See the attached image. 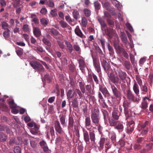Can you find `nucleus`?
Masks as SVG:
<instances>
[{"label":"nucleus","instance_id":"nucleus-1","mask_svg":"<svg viewBox=\"0 0 153 153\" xmlns=\"http://www.w3.org/2000/svg\"><path fill=\"white\" fill-rule=\"evenodd\" d=\"M105 58L100 59L102 66L105 72L107 74L110 80L115 84H118L120 81L118 77H115L114 73L112 72L110 65L105 60Z\"/></svg>","mask_w":153,"mask_h":153},{"label":"nucleus","instance_id":"nucleus-12","mask_svg":"<svg viewBox=\"0 0 153 153\" xmlns=\"http://www.w3.org/2000/svg\"><path fill=\"white\" fill-rule=\"evenodd\" d=\"M105 32L103 33L104 35H107L110 38H112L113 37L114 33V31L113 29L110 27H106V28L104 29Z\"/></svg>","mask_w":153,"mask_h":153},{"label":"nucleus","instance_id":"nucleus-47","mask_svg":"<svg viewBox=\"0 0 153 153\" xmlns=\"http://www.w3.org/2000/svg\"><path fill=\"white\" fill-rule=\"evenodd\" d=\"M121 39L122 41L125 43H127V39L126 34L124 33H121L120 36Z\"/></svg>","mask_w":153,"mask_h":153},{"label":"nucleus","instance_id":"nucleus-58","mask_svg":"<svg viewBox=\"0 0 153 153\" xmlns=\"http://www.w3.org/2000/svg\"><path fill=\"white\" fill-rule=\"evenodd\" d=\"M13 152L14 153H21V149L19 146H16L14 148Z\"/></svg>","mask_w":153,"mask_h":153},{"label":"nucleus","instance_id":"nucleus-46","mask_svg":"<svg viewBox=\"0 0 153 153\" xmlns=\"http://www.w3.org/2000/svg\"><path fill=\"white\" fill-rule=\"evenodd\" d=\"M8 104L10 105V108L11 109L16 108V105L15 103L14 100H13L9 101L8 102Z\"/></svg>","mask_w":153,"mask_h":153},{"label":"nucleus","instance_id":"nucleus-32","mask_svg":"<svg viewBox=\"0 0 153 153\" xmlns=\"http://www.w3.org/2000/svg\"><path fill=\"white\" fill-rule=\"evenodd\" d=\"M148 103L145 100V98H144L141 103V108L143 109H145L148 107Z\"/></svg>","mask_w":153,"mask_h":153},{"label":"nucleus","instance_id":"nucleus-28","mask_svg":"<svg viewBox=\"0 0 153 153\" xmlns=\"http://www.w3.org/2000/svg\"><path fill=\"white\" fill-rule=\"evenodd\" d=\"M75 94V91L74 89H70L69 90L67 94L68 98L71 99L73 98Z\"/></svg>","mask_w":153,"mask_h":153},{"label":"nucleus","instance_id":"nucleus-29","mask_svg":"<svg viewBox=\"0 0 153 153\" xmlns=\"http://www.w3.org/2000/svg\"><path fill=\"white\" fill-rule=\"evenodd\" d=\"M10 31L8 29L4 31L3 33V36L6 39L8 40L10 36Z\"/></svg>","mask_w":153,"mask_h":153},{"label":"nucleus","instance_id":"nucleus-56","mask_svg":"<svg viewBox=\"0 0 153 153\" xmlns=\"http://www.w3.org/2000/svg\"><path fill=\"white\" fill-rule=\"evenodd\" d=\"M60 121L62 125H64L65 123V116L64 115L61 116L60 118Z\"/></svg>","mask_w":153,"mask_h":153},{"label":"nucleus","instance_id":"nucleus-64","mask_svg":"<svg viewBox=\"0 0 153 153\" xmlns=\"http://www.w3.org/2000/svg\"><path fill=\"white\" fill-rule=\"evenodd\" d=\"M73 15L74 18L77 19L79 16V13L77 10H74L73 12Z\"/></svg>","mask_w":153,"mask_h":153},{"label":"nucleus","instance_id":"nucleus-55","mask_svg":"<svg viewBox=\"0 0 153 153\" xmlns=\"http://www.w3.org/2000/svg\"><path fill=\"white\" fill-rule=\"evenodd\" d=\"M46 4L49 7H52L54 6V3L51 0H48L46 2Z\"/></svg>","mask_w":153,"mask_h":153},{"label":"nucleus","instance_id":"nucleus-48","mask_svg":"<svg viewBox=\"0 0 153 153\" xmlns=\"http://www.w3.org/2000/svg\"><path fill=\"white\" fill-rule=\"evenodd\" d=\"M49 31L53 35L55 36H57L59 34V32L54 28H52L49 29Z\"/></svg>","mask_w":153,"mask_h":153},{"label":"nucleus","instance_id":"nucleus-8","mask_svg":"<svg viewBox=\"0 0 153 153\" xmlns=\"http://www.w3.org/2000/svg\"><path fill=\"white\" fill-rule=\"evenodd\" d=\"M134 122L132 120L129 121L127 124V127L126 128V132L128 134H131L134 130Z\"/></svg>","mask_w":153,"mask_h":153},{"label":"nucleus","instance_id":"nucleus-13","mask_svg":"<svg viewBox=\"0 0 153 153\" xmlns=\"http://www.w3.org/2000/svg\"><path fill=\"white\" fill-rule=\"evenodd\" d=\"M79 67L82 72L84 73L85 71V68L86 66L84 60L83 59H80L78 60Z\"/></svg>","mask_w":153,"mask_h":153},{"label":"nucleus","instance_id":"nucleus-51","mask_svg":"<svg viewBox=\"0 0 153 153\" xmlns=\"http://www.w3.org/2000/svg\"><path fill=\"white\" fill-rule=\"evenodd\" d=\"M33 49L34 51L40 53H42L44 51L43 48L40 46H34Z\"/></svg>","mask_w":153,"mask_h":153},{"label":"nucleus","instance_id":"nucleus-49","mask_svg":"<svg viewBox=\"0 0 153 153\" xmlns=\"http://www.w3.org/2000/svg\"><path fill=\"white\" fill-rule=\"evenodd\" d=\"M15 144V140L14 137H12L10 138L9 142L7 143L9 146H12Z\"/></svg>","mask_w":153,"mask_h":153},{"label":"nucleus","instance_id":"nucleus-54","mask_svg":"<svg viewBox=\"0 0 153 153\" xmlns=\"http://www.w3.org/2000/svg\"><path fill=\"white\" fill-rule=\"evenodd\" d=\"M50 132L51 133V135L52 137V138L53 139H54L55 138V132L54 129L53 127H51L50 128Z\"/></svg>","mask_w":153,"mask_h":153},{"label":"nucleus","instance_id":"nucleus-43","mask_svg":"<svg viewBox=\"0 0 153 153\" xmlns=\"http://www.w3.org/2000/svg\"><path fill=\"white\" fill-rule=\"evenodd\" d=\"M65 44L67 46V48L68 49L71 53L73 50V48L72 45L71 44L70 42H65Z\"/></svg>","mask_w":153,"mask_h":153},{"label":"nucleus","instance_id":"nucleus-23","mask_svg":"<svg viewBox=\"0 0 153 153\" xmlns=\"http://www.w3.org/2000/svg\"><path fill=\"white\" fill-rule=\"evenodd\" d=\"M111 117L108 118V121L110 126L115 127L117 124L118 121Z\"/></svg>","mask_w":153,"mask_h":153},{"label":"nucleus","instance_id":"nucleus-63","mask_svg":"<svg viewBox=\"0 0 153 153\" xmlns=\"http://www.w3.org/2000/svg\"><path fill=\"white\" fill-rule=\"evenodd\" d=\"M13 6L14 7H19L20 6V0H13Z\"/></svg>","mask_w":153,"mask_h":153},{"label":"nucleus","instance_id":"nucleus-36","mask_svg":"<svg viewBox=\"0 0 153 153\" xmlns=\"http://www.w3.org/2000/svg\"><path fill=\"white\" fill-rule=\"evenodd\" d=\"M124 114L126 117V120L129 117L131 116V113L129 111V109H124Z\"/></svg>","mask_w":153,"mask_h":153},{"label":"nucleus","instance_id":"nucleus-38","mask_svg":"<svg viewBox=\"0 0 153 153\" xmlns=\"http://www.w3.org/2000/svg\"><path fill=\"white\" fill-rule=\"evenodd\" d=\"M114 128L118 130H120L121 131L124 128V126L122 123H120L117 124L114 127Z\"/></svg>","mask_w":153,"mask_h":153},{"label":"nucleus","instance_id":"nucleus-25","mask_svg":"<svg viewBox=\"0 0 153 153\" xmlns=\"http://www.w3.org/2000/svg\"><path fill=\"white\" fill-rule=\"evenodd\" d=\"M0 110L6 112L9 111V109L5 102H2L0 103Z\"/></svg>","mask_w":153,"mask_h":153},{"label":"nucleus","instance_id":"nucleus-27","mask_svg":"<svg viewBox=\"0 0 153 153\" xmlns=\"http://www.w3.org/2000/svg\"><path fill=\"white\" fill-rule=\"evenodd\" d=\"M72 106L75 110H76L78 106V102L76 98L74 99L72 102Z\"/></svg>","mask_w":153,"mask_h":153},{"label":"nucleus","instance_id":"nucleus-61","mask_svg":"<svg viewBox=\"0 0 153 153\" xmlns=\"http://www.w3.org/2000/svg\"><path fill=\"white\" fill-rule=\"evenodd\" d=\"M5 130L10 131L9 128L6 125H0V131H4Z\"/></svg>","mask_w":153,"mask_h":153},{"label":"nucleus","instance_id":"nucleus-60","mask_svg":"<svg viewBox=\"0 0 153 153\" xmlns=\"http://www.w3.org/2000/svg\"><path fill=\"white\" fill-rule=\"evenodd\" d=\"M141 91H142V93L144 94H146V93H147L148 92V88L145 85L143 86H141Z\"/></svg>","mask_w":153,"mask_h":153},{"label":"nucleus","instance_id":"nucleus-40","mask_svg":"<svg viewBox=\"0 0 153 153\" xmlns=\"http://www.w3.org/2000/svg\"><path fill=\"white\" fill-rule=\"evenodd\" d=\"M43 42L46 45L48 46L49 47L51 46V44L50 41L47 38H44L42 39Z\"/></svg>","mask_w":153,"mask_h":153},{"label":"nucleus","instance_id":"nucleus-19","mask_svg":"<svg viewBox=\"0 0 153 153\" xmlns=\"http://www.w3.org/2000/svg\"><path fill=\"white\" fill-rule=\"evenodd\" d=\"M74 121L73 117L72 115H69L68 119V128L72 129L74 126Z\"/></svg>","mask_w":153,"mask_h":153},{"label":"nucleus","instance_id":"nucleus-41","mask_svg":"<svg viewBox=\"0 0 153 153\" xmlns=\"http://www.w3.org/2000/svg\"><path fill=\"white\" fill-rule=\"evenodd\" d=\"M79 86L82 92L84 94L85 92V88L84 84L82 82H79Z\"/></svg>","mask_w":153,"mask_h":153},{"label":"nucleus","instance_id":"nucleus-53","mask_svg":"<svg viewBox=\"0 0 153 153\" xmlns=\"http://www.w3.org/2000/svg\"><path fill=\"white\" fill-rule=\"evenodd\" d=\"M136 79L138 84L141 87V86L143 84L141 79L138 75L136 76Z\"/></svg>","mask_w":153,"mask_h":153},{"label":"nucleus","instance_id":"nucleus-37","mask_svg":"<svg viewBox=\"0 0 153 153\" xmlns=\"http://www.w3.org/2000/svg\"><path fill=\"white\" fill-rule=\"evenodd\" d=\"M123 65L127 70H129L131 67V64L130 62L127 60L124 61Z\"/></svg>","mask_w":153,"mask_h":153},{"label":"nucleus","instance_id":"nucleus-59","mask_svg":"<svg viewBox=\"0 0 153 153\" xmlns=\"http://www.w3.org/2000/svg\"><path fill=\"white\" fill-rule=\"evenodd\" d=\"M2 28L4 30H7V28L9 27V25L5 22H3L1 23Z\"/></svg>","mask_w":153,"mask_h":153},{"label":"nucleus","instance_id":"nucleus-30","mask_svg":"<svg viewBox=\"0 0 153 153\" xmlns=\"http://www.w3.org/2000/svg\"><path fill=\"white\" fill-rule=\"evenodd\" d=\"M31 16L32 18L31 21L33 22L36 25H39V19L36 17V15H32Z\"/></svg>","mask_w":153,"mask_h":153},{"label":"nucleus","instance_id":"nucleus-2","mask_svg":"<svg viewBox=\"0 0 153 153\" xmlns=\"http://www.w3.org/2000/svg\"><path fill=\"white\" fill-rule=\"evenodd\" d=\"M126 97L129 100L133 101L137 104H138L140 100V97L136 95L135 97L130 89L126 91Z\"/></svg>","mask_w":153,"mask_h":153},{"label":"nucleus","instance_id":"nucleus-7","mask_svg":"<svg viewBox=\"0 0 153 153\" xmlns=\"http://www.w3.org/2000/svg\"><path fill=\"white\" fill-rule=\"evenodd\" d=\"M111 88L114 96L118 100H120L122 97L121 91L118 90L113 85H111Z\"/></svg>","mask_w":153,"mask_h":153},{"label":"nucleus","instance_id":"nucleus-33","mask_svg":"<svg viewBox=\"0 0 153 153\" xmlns=\"http://www.w3.org/2000/svg\"><path fill=\"white\" fill-rule=\"evenodd\" d=\"M48 22V19L47 18H43L40 19V22L41 24L45 26L47 25Z\"/></svg>","mask_w":153,"mask_h":153},{"label":"nucleus","instance_id":"nucleus-24","mask_svg":"<svg viewBox=\"0 0 153 153\" xmlns=\"http://www.w3.org/2000/svg\"><path fill=\"white\" fill-rule=\"evenodd\" d=\"M98 97L99 98L98 101L100 104H102L104 103L106 107L107 106V105L105 104L104 99L102 93L100 92H99L98 93Z\"/></svg>","mask_w":153,"mask_h":153},{"label":"nucleus","instance_id":"nucleus-52","mask_svg":"<svg viewBox=\"0 0 153 153\" xmlns=\"http://www.w3.org/2000/svg\"><path fill=\"white\" fill-rule=\"evenodd\" d=\"M123 106L124 109H129L128 108L130 107V104L127 101H124L123 103Z\"/></svg>","mask_w":153,"mask_h":153},{"label":"nucleus","instance_id":"nucleus-11","mask_svg":"<svg viewBox=\"0 0 153 153\" xmlns=\"http://www.w3.org/2000/svg\"><path fill=\"white\" fill-rule=\"evenodd\" d=\"M54 124L56 131L59 134H61L64 133L59 121H55Z\"/></svg>","mask_w":153,"mask_h":153},{"label":"nucleus","instance_id":"nucleus-6","mask_svg":"<svg viewBox=\"0 0 153 153\" xmlns=\"http://www.w3.org/2000/svg\"><path fill=\"white\" fill-rule=\"evenodd\" d=\"M115 74L117 75V77H118L120 81L118 83H121L120 80L122 82L125 80L126 79L127 76V74L126 72L122 71L120 69H118L116 70L115 68L114 69Z\"/></svg>","mask_w":153,"mask_h":153},{"label":"nucleus","instance_id":"nucleus-18","mask_svg":"<svg viewBox=\"0 0 153 153\" xmlns=\"http://www.w3.org/2000/svg\"><path fill=\"white\" fill-rule=\"evenodd\" d=\"M33 32L34 36L37 37H39L42 35L41 30L37 27H33Z\"/></svg>","mask_w":153,"mask_h":153},{"label":"nucleus","instance_id":"nucleus-9","mask_svg":"<svg viewBox=\"0 0 153 153\" xmlns=\"http://www.w3.org/2000/svg\"><path fill=\"white\" fill-rule=\"evenodd\" d=\"M91 117L93 124L97 126L100 125V115L91 114Z\"/></svg>","mask_w":153,"mask_h":153},{"label":"nucleus","instance_id":"nucleus-3","mask_svg":"<svg viewBox=\"0 0 153 153\" xmlns=\"http://www.w3.org/2000/svg\"><path fill=\"white\" fill-rule=\"evenodd\" d=\"M150 126L149 121L146 120L144 123H140L138 126V130H142L141 133L142 135H145L148 132L149 128Z\"/></svg>","mask_w":153,"mask_h":153},{"label":"nucleus","instance_id":"nucleus-10","mask_svg":"<svg viewBox=\"0 0 153 153\" xmlns=\"http://www.w3.org/2000/svg\"><path fill=\"white\" fill-rule=\"evenodd\" d=\"M93 65L97 73L101 72V68L100 62L98 59L96 57H92Z\"/></svg>","mask_w":153,"mask_h":153},{"label":"nucleus","instance_id":"nucleus-44","mask_svg":"<svg viewBox=\"0 0 153 153\" xmlns=\"http://www.w3.org/2000/svg\"><path fill=\"white\" fill-rule=\"evenodd\" d=\"M110 134V136L109 138H110L112 140V141L114 143L115 142L116 140V135L115 133L114 132H112L111 133H109Z\"/></svg>","mask_w":153,"mask_h":153},{"label":"nucleus","instance_id":"nucleus-50","mask_svg":"<svg viewBox=\"0 0 153 153\" xmlns=\"http://www.w3.org/2000/svg\"><path fill=\"white\" fill-rule=\"evenodd\" d=\"M59 24L61 25V27L63 28H65L67 27L68 26V24L65 22L61 20L59 22Z\"/></svg>","mask_w":153,"mask_h":153},{"label":"nucleus","instance_id":"nucleus-57","mask_svg":"<svg viewBox=\"0 0 153 153\" xmlns=\"http://www.w3.org/2000/svg\"><path fill=\"white\" fill-rule=\"evenodd\" d=\"M105 120L107 119L108 117V113L107 111L103 110L102 111Z\"/></svg>","mask_w":153,"mask_h":153},{"label":"nucleus","instance_id":"nucleus-5","mask_svg":"<svg viewBox=\"0 0 153 153\" xmlns=\"http://www.w3.org/2000/svg\"><path fill=\"white\" fill-rule=\"evenodd\" d=\"M113 46L118 53L119 54L122 53L124 57L127 59H128L129 56L128 53L124 48L121 47L119 45L118 43L114 42Z\"/></svg>","mask_w":153,"mask_h":153},{"label":"nucleus","instance_id":"nucleus-17","mask_svg":"<svg viewBox=\"0 0 153 153\" xmlns=\"http://www.w3.org/2000/svg\"><path fill=\"white\" fill-rule=\"evenodd\" d=\"M120 113L117 110H114L112 113L111 118L115 120H118L120 116Z\"/></svg>","mask_w":153,"mask_h":153},{"label":"nucleus","instance_id":"nucleus-16","mask_svg":"<svg viewBox=\"0 0 153 153\" xmlns=\"http://www.w3.org/2000/svg\"><path fill=\"white\" fill-rule=\"evenodd\" d=\"M133 90L136 95L138 97H140L139 87L136 82H135L134 83Z\"/></svg>","mask_w":153,"mask_h":153},{"label":"nucleus","instance_id":"nucleus-31","mask_svg":"<svg viewBox=\"0 0 153 153\" xmlns=\"http://www.w3.org/2000/svg\"><path fill=\"white\" fill-rule=\"evenodd\" d=\"M15 140V144L17 145L21 144L23 143L22 138L19 137H14Z\"/></svg>","mask_w":153,"mask_h":153},{"label":"nucleus","instance_id":"nucleus-20","mask_svg":"<svg viewBox=\"0 0 153 153\" xmlns=\"http://www.w3.org/2000/svg\"><path fill=\"white\" fill-rule=\"evenodd\" d=\"M74 31L76 34L81 38H85L86 36L82 33L79 27H77L75 29Z\"/></svg>","mask_w":153,"mask_h":153},{"label":"nucleus","instance_id":"nucleus-22","mask_svg":"<svg viewBox=\"0 0 153 153\" xmlns=\"http://www.w3.org/2000/svg\"><path fill=\"white\" fill-rule=\"evenodd\" d=\"M91 120L89 117H85V124L86 128L88 130H89L90 128L89 127L91 125Z\"/></svg>","mask_w":153,"mask_h":153},{"label":"nucleus","instance_id":"nucleus-14","mask_svg":"<svg viewBox=\"0 0 153 153\" xmlns=\"http://www.w3.org/2000/svg\"><path fill=\"white\" fill-rule=\"evenodd\" d=\"M95 49L97 53L99 54V55L100 57V59H102L103 58H105V56L104 54L103 53V52L101 49L100 48V47L97 45L94 46Z\"/></svg>","mask_w":153,"mask_h":153},{"label":"nucleus","instance_id":"nucleus-39","mask_svg":"<svg viewBox=\"0 0 153 153\" xmlns=\"http://www.w3.org/2000/svg\"><path fill=\"white\" fill-rule=\"evenodd\" d=\"M108 48L110 55L113 56L114 54V52L113 48L109 43L108 44Z\"/></svg>","mask_w":153,"mask_h":153},{"label":"nucleus","instance_id":"nucleus-62","mask_svg":"<svg viewBox=\"0 0 153 153\" xmlns=\"http://www.w3.org/2000/svg\"><path fill=\"white\" fill-rule=\"evenodd\" d=\"M100 110L98 107L95 108H94V110L91 112V114H97L98 115H100Z\"/></svg>","mask_w":153,"mask_h":153},{"label":"nucleus","instance_id":"nucleus-26","mask_svg":"<svg viewBox=\"0 0 153 153\" xmlns=\"http://www.w3.org/2000/svg\"><path fill=\"white\" fill-rule=\"evenodd\" d=\"M47 83H50L51 81V78L49 74H45L44 75L42 79V81Z\"/></svg>","mask_w":153,"mask_h":153},{"label":"nucleus","instance_id":"nucleus-42","mask_svg":"<svg viewBox=\"0 0 153 153\" xmlns=\"http://www.w3.org/2000/svg\"><path fill=\"white\" fill-rule=\"evenodd\" d=\"M106 138L103 137L101 138L100 141V147L101 149H103L104 147V144L105 143Z\"/></svg>","mask_w":153,"mask_h":153},{"label":"nucleus","instance_id":"nucleus-15","mask_svg":"<svg viewBox=\"0 0 153 153\" xmlns=\"http://www.w3.org/2000/svg\"><path fill=\"white\" fill-rule=\"evenodd\" d=\"M99 90L104 95L105 97L110 96V94L105 87L101 86L100 87Z\"/></svg>","mask_w":153,"mask_h":153},{"label":"nucleus","instance_id":"nucleus-35","mask_svg":"<svg viewBox=\"0 0 153 153\" xmlns=\"http://www.w3.org/2000/svg\"><path fill=\"white\" fill-rule=\"evenodd\" d=\"M89 134L90 136L89 138L91 141L92 142H94L96 139V138L95 134L94 132L91 131H90Z\"/></svg>","mask_w":153,"mask_h":153},{"label":"nucleus","instance_id":"nucleus-45","mask_svg":"<svg viewBox=\"0 0 153 153\" xmlns=\"http://www.w3.org/2000/svg\"><path fill=\"white\" fill-rule=\"evenodd\" d=\"M6 136L3 133H0V140L1 142H4L7 139Z\"/></svg>","mask_w":153,"mask_h":153},{"label":"nucleus","instance_id":"nucleus-21","mask_svg":"<svg viewBox=\"0 0 153 153\" xmlns=\"http://www.w3.org/2000/svg\"><path fill=\"white\" fill-rule=\"evenodd\" d=\"M84 140L85 142L88 143L90 142V138L88 133L85 130H83Z\"/></svg>","mask_w":153,"mask_h":153},{"label":"nucleus","instance_id":"nucleus-4","mask_svg":"<svg viewBox=\"0 0 153 153\" xmlns=\"http://www.w3.org/2000/svg\"><path fill=\"white\" fill-rule=\"evenodd\" d=\"M30 64L33 68L36 70L41 75L42 73L44 72L45 69L44 67L39 62L37 61H32L30 62Z\"/></svg>","mask_w":153,"mask_h":153},{"label":"nucleus","instance_id":"nucleus-34","mask_svg":"<svg viewBox=\"0 0 153 153\" xmlns=\"http://www.w3.org/2000/svg\"><path fill=\"white\" fill-rule=\"evenodd\" d=\"M22 30L25 32L29 33L30 30V26L27 24L24 25L22 27Z\"/></svg>","mask_w":153,"mask_h":153}]
</instances>
